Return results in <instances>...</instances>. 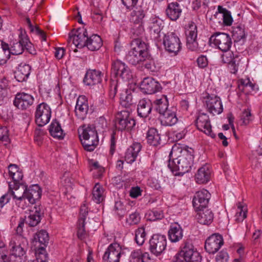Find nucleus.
<instances>
[{"label": "nucleus", "instance_id": "1", "mask_svg": "<svg viewBox=\"0 0 262 262\" xmlns=\"http://www.w3.org/2000/svg\"><path fill=\"white\" fill-rule=\"evenodd\" d=\"M131 50L126 57L127 60L132 65L142 64L143 66H151L155 62L148 53V46L141 40L133 41Z\"/></svg>", "mask_w": 262, "mask_h": 262}, {"label": "nucleus", "instance_id": "2", "mask_svg": "<svg viewBox=\"0 0 262 262\" xmlns=\"http://www.w3.org/2000/svg\"><path fill=\"white\" fill-rule=\"evenodd\" d=\"M192 152V148H187L177 158L169 160L168 167L172 172H176L175 175L182 176L190 170L193 161Z\"/></svg>", "mask_w": 262, "mask_h": 262}, {"label": "nucleus", "instance_id": "3", "mask_svg": "<svg viewBox=\"0 0 262 262\" xmlns=\"http://www.w3.org/2000/svg\"><path fill=\"white\" fill-rule=\"evenodd\" d=\"M115 126L118 130H130L136 125L135 120L130 116L129 112L122 111L116 115Z\"/></svg>", "mask_w": 262, "mask_h": 262}, {"label": "nucleus", "instance_id": "4", "mask_svg": "<svg viewBox=\"0 0 262 262\" xmlns=\"http://www.w3.org/2000/svg\"><path fill=\"white\" fill-rule=\"evenodd\" d=\"M51 110L46 103L42 102L37 105L35 112V122L39 126L47 124L51 118Z\"/></svg>", "mask_w": 262, "mask_h": 262}, {"label": "nucleus", "instance_id": "5", "mask_svg": "<svg viewBox=\"0 0 262 262\" xmlns=\"http://www.w3.org/2000/svg\"><path fill=\"white\" fill-rule=\"evenodd\" d=\"M209 42L213 43L223 52L229 51L232 45L230 36L224 33H214L210 37Z\"/></svg>", "mask_w": 262, "mask_h": 262}, {"label": "nucleus", "instance_id": "6", "mask_svg": "<svg viewBox=\"0 0 262 262\" xmlns=\"http://www.w3.org/2000/svg\"><path fill=\"white\" fill-rule=\"evenodd\" d=\"M166 247V238L164 235L154 234L149 241V250L157 256L162 253Z\"/></svg>", "mask_w": 262, "mask_h": 262}, {"label": "nucleus", "instance_id": "7", "mask_svg": "<svg viewBox=\"0 0 262 262\" xmlns=\"http://www.w3.org/2000/svg\"><path fill=\"white\" fill-rule=\"evenodd\" d=\"M181 253L185 262H201L202 257L200 253L194 249L193 245L189 242H185L182 247Z\"/></svg>", "mask_w": 262, "mask_h": 262}, {"label": "nucleus", "instance_id": "8", "mask_svg": "<svg viewBox=\"0 0 262 262\" xmlns=\"http://www.w3.org/2000/svg\"><path fill=\"white\" fill-rule=\"evenodd\" d=\"M34 239L36 242H38L40 244L38 249V257L41 259L40 262H47V254L45 253V248L47 247L49 241L48 233L46 230H41L36 233Z\"/></svg>", "mask_w": 262, "mask_h": 262}, {"label": "nucleus", "instance_id": "9", "mask_svg": "<svg viewBox=\"0 0 262 262\" xmlns=\"http://www.w3.org/2000/svg\"><path fill=\"white\" fill-rule=\"evenodd\" d=\"M165 49L169 53H177L181 49V42L179 37L173 32L167 33L163 38Z\"/></svg>", "mask_w": 262, "mask_h": 262}, {"label": "nucleus", "instance_id": "10", "mask_svg": "<svg viewBox=\"0 0 262 262\" xmlns=\"http://www.w3.org/2000/svg\"><path fill=\"white\" fill-rule=\"evenodd\" d=\"M223 244V237L219 234H213L206 240L205 249L210 254H214Z\"/></svg>", "mask_w": 262, "mask_h": 262}, {"label": "nucleus", "instance_id": "11", "mask_svg": "<svg viewBox=\"0 0 262 262\" xmlns=\"http://www.w3.org/2000/svg\"><path fill=\"white\" fill-rule=\"evenodd\" d=\"M211 194L206 189H202L196 192L192 200V204L195 210L206 208Z\"/></svg>", "mask_w": 262, "mask_h": 262}, {"label": "nucleus", "instance_id": "12", "mask_svg": "<svg viewBox=\"0 0 262 262\" xmlns=\"http://www.w3.org/2000/svg\"><path fill=\"white\" fill-rule=\"evenodd\" d=\"M205 105L207 111L213 115L221 114L223 110L221 99L217 96L208 94L206 98Z\"/></svg>", "mask_w": 262, "mask_h": 262}, {"label": "nucleus", "instance_id": "13", "mask_svg": "<svg viewBox=\"0 0 262 262\" xmlns=\"http://www.w3.org/2000/svg\"><path fill=\"white\" fill-rule=\"evenodd\" d=\"M44 214L41 205H35L29 210V215L26 217V223L30 227H35L40 222Z\"/></svg>", "mask_w": 262, "mask_h": 262}, {"label": "nucleus", "instance_id": "14", "mask_svg": "<svg viewBox=\"0 0 262 262\" xmlns=\"http://www.w3.org/2000/svg\"><path fill=\"white\" fill-rule=\"evenodd\" d=\"M121 248L116 243L111 244L103 256L104 262H119L121 254Z\"/></svg>", "mask_w": 262, "mask_h": 262}, {"label": "nucleus", "instance_id": "15", "mask_svg": "<svg viewBox=\"0 0 262 262\" xmlns=\"http://www.w3.org/2000/svg\"><path fill=\"white\" fill-rule=\"evenodd\" d=\"M196 125L198 129L204 132L206 135L212 138L215 137L212 133L209 116L205 113L200 114L196 119Z\"/></svg>", "mask_w": 262, "mask_h": 262}, {"label": "nucleus", "instance_id": "16", "mask_svg": "<svg viewBox=\"0 0 262 262\" xmlns=\"http://www.w3.org/2000/svg\"><path fill=\"white\" fill-rule=\"evenodd\" d=\"M34 102L33 97L26 93H18L15 95L13 104L15 107L22 110H26Z\"/></svg>", "mask_w": 262, "mask_h": 262}, {"label": "nucleus", "instance_id": "17", "mask_svg": "<svg viewBox=\"0 0 262 262\" xmlns=\"http://www.w3.org/2000/svg\"><path fill=\"white\" fill-rule=\"evenodd\" d=\"M140 89L143 93L152 94L160 91L161 85L159 82L150 77L144 78L140 84Z\"/></svg>", "mask_w": 262, "mask_h": 262}, {"label": "nucleus", "instance_id": "18", "mask_svg": "<svg viewBox=\"0 0 262 262\" xmlns=\"http://www.w3.org/2000/svg\"><path fill=\"white\" fill-rule=\"evenodd\" d=\"M70 39L72 40L73 43L78 48L86 47L87 44L88 32L86 30H82L78 28L75 33L69 34Z\"/></svg>", "mask_w": 262, "mask_h": 262}, {"label": "nucleus", "instance_id": "19", "mask_svg": "<svg viewBox=\"0 0 262 262\" xmlns=\"http://www.w3.org/2000/svg\"><path fill=\"white\" fill-rule=\"evenodd\" d=\"M102 74L101 71L96 70H89L86 73L83 82L89 86L94 85L101 81Z\"/></svg>", "mask_w": 262, "mask_h": 262}, {"label": "nucleus", "instance_id": "20", "mask_svg": "<svg viewBox=\"0 0 262 262\" xmlns=\"http://www.w3.org/2000/svg\"><path fill=\"white\" fill-rule=\"evenodd\" d=\"M89 106L87 101L83 97H79L75 108V115L78 119L84 120L88 113Z\"/></svg>", "mask_w": 262, "mask_h": 262}, {"label": "nucleus", "instance_id": "21", "mask_svg": "<svg viewBox=\"0 0 262 262\" xmlns=\"http://www.w3.org/2000/svg\"><path fill=\"white\" fill-rule=\"evenodd\" d=\"M153 104L149 99L143 98L141 99L138 104V115L140 117L146 118L151 113Z\"/></svg>", "mask_w": 262, "mask_h": 262}, {"label": "nucleus", "instance_id": "22", "mask_svg": "<svg viewBox=\"0 0 262 262\" xmlns=\"http://www.w3.org/2000/svg\"><path fill=\"white\" fill-rule=\"evenodd\" d=\"M141 145L139 143H134L130 145L126 150L124 155V159L128 163L134 162L141 149Z\"/></svg>", "mask_w": 262, "mask_h": 262}, {"label": "nucleus", "instance_id": "23", "mask_svg": "<svg viewBox=\"0 0 262 262\" xmlns=\"http://www.w3.org/2000/svg\"><path fill=\"white\" fill-rule=\"evenodd\" d=\"M196 211L198 212L196 215V219L201 224L209 225L212 223L213 219V213L211 210L202 208Z\"/></svg>", "mask_w": 262, "mask_h": 262}, {"label": "nucleus", "instance_id": "24", "mask_svg": "<svg viewBox=\"0 0 262 262\" xmlns=\"http://www.w3.org/2000/svg\"><path fill=\"white\" fill-rule=\"evenodd\" d=\"M9 187L8 192L10 193V197H12L13 200L27 194V185L24 184L12 185L9 183Z\"/></svg>", "mask_w": 262, "mask_h": 262}, {"label": "nucleus", "instance_id": "25", "mask_svg": "<svg viewBox=\"0 0 262 262\" xmlns=\"http://www.w3.org/2000/svg\"><path fill=\"white\" fill-rule=\"evenodd\" d=\"M11 254L16 257H18L20 261L25 260L26 250L20 244L16 243L14 241L11 240L9 243Z\"/></svg>", "mask_w": 262, "mask_h": 262}, {"label": "nucleus", "instance_id": "26", "mask_svg": "<svg viewBox=\"0 0 262 262\" xmlns=\"http://www.w3.org/2000/svg\"><path fill=\"white\" fill-rule=\"evenodd\" d=\"M27 195L29 203L34 204L41 198V190L38 185H33L29 188L27 187Z\"/></svg>", "mask_w": 262, "mask_h": 262}, {"label": "nucleus", "instance_id": "27", "mask_svg": "<svg viewBox=\"0 0 262 262\" xmlns=\"http://www.w3.org/2000/svg\"><path fill=\"white\" fill-rule=\"evenodd\" d=\"M161 123L164 126H172L178 121V118L174 112L169 110L160 115Z\"/></svg>", "mask_w": 262, "mask_h": 262}, {"label": "nucleus", "instance_id": "28", "mask_svg": "<svg viewBox=\"0 0 262 262\" xmlns=\"http://www.w3.org/2000/svg\"><path fill=\"white\" fill-rule=\"evenodd\" d=\"M210 178V171L209 166L205 165L200 168L195 174L196 182L198 183H206L209 181Z\"/></svg>", "mask_w": 262, "mask_h": 262}, {"label": "nucleus", "instance_id": "29", "mask_svg": "<svg viewBox=\"0 0 262 262\" xmlns=\"http://www.w3.org/2000/svg\"><path fill=\"white\" fill-rule=\"evenodd\" d=\"M183 236V229L179 225L175 224L170 226L168 231V237L171 242L176 243L179 241L182 238Z\"/></svg>", "mask_w": 262, "mask_h": 262}, {"label": "nucleus", "instance_id": "30", "mask_svg": "<svg viewBox=\"0 0 262 262\" xmlns=\"http://www.w3.org/2000/svg\"><path fill=\"white\" fill-rule=\"evenodd\" d=\"M49 132L53 137L59 140L63 139L65 136V133L61 128L60 124L56 119L53 120L50 124Z\"/></svg>", "mask_w": 262, "mask_h": 262}, {"label": "nucleus", "instance_id": "31", "mask_svg": "<svg viewBox=\"0 0 262 262\" xmlns=\"http://www.w3.org/2000/svg\"><path fill=\"white\" fill-rule=\"evenodd\" d=\"M181 12V9L177 2L169 4L166 10V15L172 20H176Z\"/></svg>", "mask_w": 262, "mask_h": 262}, {"label": "nucleus", "instance_id": "32", "mask_svg": "<svg viewBox=\"0 0 262 262\" xmlns=\"http://www.w3.org/2000/svg\"><path fill=\"white\" fill-rule=\"evenodd\" d=\"M152 104L156 111L160 115L170 110L168 108V101L165 95H163L161 98L155 100Z\"/></svg>", "mask_w": 262, "mask_h": 262}, {"label": "nucleus", "instance_id": "33", "mask_svg": "<svg viewBox=\"0 0 262 262\" xmlns=\"http://www.w3.org/2000/svg\"><path fill=\"white\" fill-rule=\"evenodd\" d=\"M112 70L116 76H120L124 80L128 81L133 78L129 67H113Z\"/></svg>", "mask_w": 262, "mask_h": 262}, {"label": "nucleus", "instance_id": "34", "mask_svg": "<svg viewBox=\"0 0 262 262\" xmlns=\"http://www.w3.org/2000/svg\"><path fill=\"white\" fill-rule=\"evenodd\" d=\"M102 45V41L101 37L96 34H93L90 37H87L86 47L91 51L98 50Z\"/></svg>", "mask_w": 262, "mask_h": 262}, {"label": "nucleus", "instance_id": "35", "mask_svg": "<svg viewBox=\"0 0 262 262\" xmlns=\"http://www.w3.org/2000/svg\"><path fill=\"white\" fill-rule=\"evenodd\" d=\"M146 138L148 143L154 146H158L161 143L160 134L155 128H151L148 130Z\"/></svg>", "mask_w": 262, "mask_h": 262}, {"label": "nucleus", "instance_id": "36", "mask_svg": "<svg viewBox=\"0 0 262 262\" xmlns=\"http://www.w3.org/2000/svg\"><path fill=\"white\" fill-rule=\"evenodd\" d=\"M80 141L84 149L88 151H93L99 143L98 135L95 136L94 139L90 137L89 138L81 139Z\"/></svg>", "mask_w": 262, "mask_h": 262}, {"label": "nucleus", "instance_id": "37", "mask_svg": "<svg viewBox=\"0 0 262 262\" xmlns=\"http://www.w3.org/2000/svg\"><path fill=\"white\" fill-rule=\"evenodd\" d=\"M31 67H18L14 72L15 78L19 82L25 81L30 73Z\"/></svg>", "mask_w": 262, "mask_h": 262}, {"label": "nucleus", "instance_id": "38", "mask_svg": "<svg viewBox=\"0 0 262 262\" xmlns=\"http://www.w3.org/2000/svg\"><path fill=\"white\" fill-rule=\"evenodd\" d=\"M145 12L141 6L136 7L131 15V20L134 24H142L145 17Z\"/></svg>", "mask_w": 262, "mask_h": 262}, {"label": "nucleus", "instance_id": "39", "mask_svg": "<svg viewBox=\"0 0 262 262\" xmlns=\"http://www.w3.org/2000/svg\"><path fill=\"white\" fill-rule=\"evenodd\" d=\"M120 103L126 108L129 107L134 103L133 96L130 90H126L125 92L121 94Z\"/></svg>", "mask_w": 262, "mask_h": 262}, {"label": "nucleus", "instance_id": "40", "mask_svg": "<svg viewBox=\"0 0 262 262\" xmlns=\"http://www.w3.org/2000/svg\"><path fill=\"white\" fill-rule=\"evenodd\" d=\"M144 34L142 24H134L130 30V36L134 41L140 40L139 38Z\"/></svg>", "mask_w": 262, "mask_h": 262}, {"label": "nucleus", "instance_id": "41", "mask_svg": "<svg viewBox=\"0 0 262 262\" xmlns=\"http://www.w3.org/2000/svg\"><path fill=\"white\" fill-rule=\"evenodd\" d=\"M79 134L80 140H81V139L89 138L90 137L94 139L95 136L98 135L95 128L93 126H88L84 129H82L81 133H80L79 131Z\"/></svg>", "mask_w": 262, "mask_h": 262}, {"label": "nucleus", "instance_id": "42", "mask_svg": "<svg viewBox=\"0 0 262 262\" xmlns=\"http://www.w3.org/2000/svg\"><path fill=\"white\" fill-rule=\"evenodd\" d=\"M103 188L99 184H96L93 188V197L97 203H100L103 201Z\"/></svg>", "mask_w": 262, "mask_h": 262}, {"label": "nucleus", "instance_id": "43", "mask_svg": "<svg viewBox=\"0 0 262 262\" xmlns=\"http://www.w3.org/2000/svg\"><path fill=\"white\" fill-rule=\"evenodd\" d=\"M146 233L145 229L143 227H140L137 229L135 232V240L137 244L139 245H142L145 240Z\"/></svg>", "mask_w": 262, "mask_h": 262}, {"label": "nucleus", "instance_id": "44", "mask_svg": "<svg viewBox=\"0 0 262 262\" xmlns=\"http://www.w3.org/2000/svg\"><path fill=\"white\" fill-rule=\"evenodd\" d=\"M126 207L127 206H124L121 201H117L115 204L114 210L117 214L122 217L124 216L127 212Z\"/></svg>", "mask_w": 262, "mask_h": 262}, {"label": "nucleus", "instance_id": "45", "mask_svg": "<svg viewBox=\"0 0 262 262\" xmlns=\"http://www.w3.org/2000/svg\"><path fill=\"white\" fill-rule=\"evenodd\" d=\"M189 30L187 34V40L191 41L192 40H196L197 37L196 26L193 22H191L189 26Z\"/></svg>", "mask_w": 262, "mask_h": 262}, {"label": "nucleus", "instance_id": "46", "mask_svg": "<svg viewBox=\"0 0 262 262\" xmlns=\"http://www.w3.org/2000/svg\"><path fill=\"white\" fill-rule=\"evenodd\" d=\"M24 50V48L23 47L20 42H16L14 43L11 48L9 47L10 55V54L13 55H19L23 53Z\"/></svg>", "mask_w": 262, "mask_h": 262}, {"label": "nucleus", "instance_id": "47", "mask_svg": "<svg viewBox=\"0 0 262 262\" xmlns=\"http://www.w3.org/2000/svg\"><path fill=\"white\" fill-rule=\"evenodd\" d=\"M140 216L139 212L135 211L129 214L128 218L126 219V222L130 225H136L140 221Z\"/></svg>", "mask_w": 262, "mask_h": 262}, {"label": "nucleus", "instance_id": "48", "mask_svg": "<svg viewBox=\"0 0 262 262\" xmlns=\"http://www.w3.org/2000/svg\"><path fill=\"white\" fill-rule=\"evenodd\" d=\"M26 200H28L27 194L24 196L17 198L16 199L13 200V201L16 206L23 209H24L28 206V204L26 201Z\"/></svg>", "mask_w": 262, "mask_h": 262}, {"label": "nucleus", "instance_id": "49", "mask_svg": "<svg viewBox=\"0 0 262 262\" xmlns=\"http://www.w3.org/2000/svg\"><path fill=\"white\" fill-rule=\"evenodd\" d=\"M251 114L249 110H245L242 113V115L241 117V120L242 121L241 125H247L251 121Z\"/></svg>", "mask_w": 262, "mask_h": 262}, {"label": "nucleus", "instance_id": "50", "mask_svg": "<svg viewBox=\"0 0 262 262\" xmlns=\"http://www.w3.org/2000/svg\"><path fill=\"white\" fill-rule=\"evenodd\" d=\"M129 262H143L142 252L139 250L132 252L129 256Z\"/></svg>", "mask_w": 262, "mask_h": 262}, {"label": "nucleus", "instance_id": "51", "mask_svg": "<svg viewBox=\"0 0 262 262\" xmlns=\"http://www.w3.org/2000/svg\"><path fill=\"white\" fill-rule=\"evenodd\" d=\"M84 226L85 222H84V221H83V222L78 221L77 236L81 239L84 238L86 235Z\"/></svg>", "mask_w": 262, "mask_h": 262}, {"label": "nucleus", "instance_id": "52", "mask_svg": "<svg viewBox=\"0 0 262 262\" xmlns=\"http://www.w3.org/2000/svg\"><path fill=\"white\" fill-rule=\"evenodd\" d=\"M88 214V204L86 203H84L80 207V213H79V219L78 221L85 222L86 216Z\"/></svg>", "mask_w": 262, "mask_h": 262}, {"label": "nucleus", "instance_id": "53", "mask_svg": "<svg viewBox=\"0 0 262 262\" xmlns=\"http://www.w3.org/2000/svg\"><path fill=\"white\" fill-rule=\"evenodd\" d=\"M0 262H11L10 256L7 255L4 244H0Z\"/></svg>", "mask_w": 262, "mask_h": 262}, {"label": "nucleus", "instance_id": "54", "mask_svg": "<svg viewBox=\"0 0 262 262\" xmlns=\"http://www.w3.org/2000/svg\"><path fill=\"white\" fill-rule=\"evenodd\" d=\"M149 216L150 217V220L155 221L162 219L163 217V214L161 210H153L149 212Z\"/></svg>", "mask_w": 262, "mask_h": 262}, {"label": "nucleus", "instance_id": "55", "mask_svg": "<svg viewBox=\"0 0 262 262\" xmlns=\"http://www.w3.org/2000/svg\"><path fill=\"white\" fill-rule=\"evenodd\" d=\"M229 259V255L228 253L222 250L220 252L216 255L215 260L216 262H228Z\"/></svg>", "mask_w": 262, "mask_h": 262}, {"label": "nucleus", "instance_id": "56", "mask_svg": "<svg viewBox=\"0 0 262 262\" xmlns=\"http://www.w3.org/2000/svg\"><path fill=\"white\" fill-rule=\"evenodd\" d=\"M237 208L239 211L236 213V215L237 216L236 220L238 222H242L247 217V210L243 209V207L240 203H239V205L237 206Z\"/></svg>", "mask_w": 262, "mask_h": 262}, {"label": "nucleus", "instance_id": "57", "mask_svg": "<svg viewBox=\"0 0 262 262\" xmlns=\"http://www.w3.org/2000/svg\"><path fill=\"white\" fill-rule=\"evenodd\" d=\"M161 21L156 19L151 23L150 28L155 33L158 34L161 30Z\"/></svg>", "mask_w": 262, "mask_h": 262}, {"label": "nucleus", "instance_id": "58", "mask_svg": "<svg viewBox=\"0 0 262 262\" xmlns=\"http://www.w3.org/2000/svg\"><path fill=\"white\" fill-rule=\"evenodd\" d=\"M13 181V184L15 185L16 184H23L22 183H20V181H21L23 179V175L22 172L20 171H18L17 172H15L13 174H12L11 176H10Z\"/></svg>", "mask_w": 262, "mask_h": 262}, {"label": "nucleus", "instance_id": "59", "mask_svg": "<svg viewBox=\"0 0 262 262\" xmlns=\"http://www.w3.org/2000/svg\"><path fill=\"white\" fill-rule=\"evenodd\" d=\"M141 195V190L138 186L133 187L129 191V195L132 198H137Z\"/></svg>", "mask_w": 262, "mask_h": 262}, {"label": "nucleus", "instance_id": "60", "mask_svg": "<svg viewBox=\"0 0 262 262\" xmlns=\"http://www.w3.org/2000/svg\"><path fill=\"white\" fill-rule=\"evenodd\" d=\"M9 50L2 51L0 53V65L5 64L10 57Z\"/></svg>", "mask_w": 262, "mask_h": 262}, {"label": "nucleus", "instance_id": "61", "mask_svg": "<svg viewBox=\"0 0 262 262\" xmlns=\"http://www.w3.org/2000/svg\"><path fill=\"white\" fill-rule=\"evenodd\" d=\"M223 23L226 26H230L232 23V17L229 11H226L223 15Z\"/></svg>", "mask_w": 262, "mask_h": 262}, {"label": "nucleus", "instance_id": "62", "mask_svg": "<svg viewBox=\"0 0 262 262\" xmlns=\"http://www.w3.org/2000/svg\"><path fill=\"white\" fill-rule=\"evenodd\" d=\"M138 0H122L123 4L127 9H133L136 5Z\"/></svg>", "mask_w": 262, "mask_h": 262}, {"label": "nucleus", "instance_id": "63", "mask_svg": "<svg viewBox=\"0 0 262 262\" xmlns=\"http://www.w3.org/2000/svg\"><path fill=\"white\" fill-rule=\"evenodd\" d=\"M187 47L192 51H196L198 49V43L196 40H192L191 41L187 40Z\"/></svg>", "mask_w": 262, "mask_h": 262}, {"label": "nucleus", "instance_id": "64", "mask_svg": "<svg viewBox=\"0 0 262 262\" xmlns=\"http://www.w3.org/2000/svg\"><path fill=\"white\" fill-rule=\"evenodd\" d=\"M11 199L10 193L7 192L0 198V206L3 207L5 205L7 204Z\"/></svg>", "mask_w": 262, "mask_h": 262}]
</instances>
